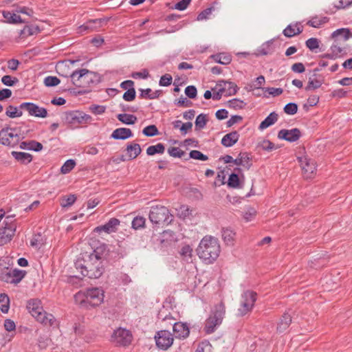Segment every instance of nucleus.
Wrapping results in <instances>:
<instances>
[{"mask_svg":"<svg viewBox=\"0 0 352 352\" xmlns=\"http://www.w3.org/2000/svg\"><path fill=\"white\" fill-rule=\"evenodd\" d=\"M196 251L201 259L211 264L219 257L221 247L217 238L206 236L201 240Z\"/></svg>","mask_w":352,"mask_h":352,"instance_id":"1","label":"nucleus"},{"mask_svg":"<svg viewBox=\"0 0 352 352\" xmlns=\"http://www.w3.org/2000/svg\"><path fill=\"white\" fill-rule=\"evenodd\" d=\"M75 266L77 270H80L83 276H87L89 278H100L104 270L102 261L92 259L87 255L82 259H78Z\"/></svg>","mask_w":352,"mask_h":352,"instance_id":"2","label":"nucleus"},{"mask_svg":"<svg viewBox=\"0 0 352 352\" xmlns=\"http://www.w3.org/2000/svg\"><path fill=\"white\" fill-rule=\"evenodd\" d=\"M75 300L80 305L94 307L103 302V291L99 288L88 289L85 293L78 292L74 296Z\"/></svg>","mask_w":352,"mask_h":352,"instance_id":"3","label":"nucleus"},{"mask_svg":"<svg viewBox=\"0 0 352 352\" xmlns=\"http://www.w3.org/2000/svg\"><path fill=\"white\" fill-rule=\"evenodd\" d=\"M27 308L31 315L41 324L52 327L56 323L54 316L45 311L41 306V302L37 298L31 299L28 301Z\"/></svg>","mask_w":352,"mask_h":352,"instance_id":"4","label":"nucleus"},{"mask_svg":"<svg viewBox=\"0 0 352 352\" xmlns=\"http://www.w3.org/2000/svg\"><path fill=\"white\" fill-rule=\"evenodd\" d=\"M73 84L77 87H87L98 82L96 73L87 69H76L70 75Z\"/></svg>","mask_w":352,"mask_h":352,"instance_id":"5","label":"nucleus"},{"mask_svg":"<svg viewBox=\"0 0 352 352\" xmlns=\"http://www.w3.org/2000/svg\"><path fill=\"white\" fill-rule=\"evenodd\" d=\"M24 138L25 136L21 134L20 127L5 126L0 130V144L4 146L15 147Z\"/></svg>","mask_w":352,"mask_h":352,"instance_id":"6","label":"nucleus"},{"mask_svg":"<svg viewBox=\"0 0 352 352\" xmlns=\"http://www.w3.org/2000/svg\"><path fill=\"white\" fill-rule=\"evenodd\" d=\"M150 221L154 224L168 225L173 221V216L169 210L163 206H153L151 208L149 215Z\"/></svg>","mask_w":352,"mask_h":352,"instance_id":"7","label":"nucleus"},{"mask_svg":"<svg viewBox=\"0 0 352 352\" xmlns=\"http://www.w3.org/2000/svg\"><path fill=\"white\" fill-rule=\"evenodd\" d=\"M256 299L257 293L256 292L249 289L244 291L241 296L240 305L237 310V316L243 317L250 313L254 307Z\"/></svg>","mask_w":352,"mask_h":352,"instance_id":"8","label":"nucleus"},{"mask_svg":"<svg viewBox=\"0 0 352 352\" xmlns=\"http://www.w3.org/2000/svg\"><path fill=\"white\" fill-rule=\"evenodd\" d=\"M24 270L12 269L9 267H0V279L8 283L17 284L25 276Z\"/></svg>","mask_w":352,"mask_h":352,"instance_id":"9","label":"nucleus"},{"mask_svg":"<svg viewBox=\"0 0 352 352\" xmlns=\"http://www.w3.org/2000/svg\"><path fill=\"white\" fill-rule=\"evenodd\" d=\"M133 335L124 328L115 329L111 336V342L117 346H128L131 344Z\"/></svg>","mask_w":352,"mask_h":352,"instance_id":"10","label":"nucleus"},{"mask_svg":"<svg viewBox=\"0 0 352 352\" xmlns=\"http://www.w3.org/2000/svg\"><path fill=\"white\" fill-rule=\"evenodd\" d=\"M65 120L72 125L89 124L93 121L91 116L81 111H70L65 113Z\"/></svg>","mask_w":352,"mask_h":352,"instance_id":"11","label":"nucleus"},{"mask_svg":"<svg viewBox=\"0 0 352 352\" xmlns=\"http://www.w3.org/2000/svg\"><path fill=\"white\" fill-rule=\"evenodd\" d=\"M156 345L163 350L168 349L173 343L172 333L167 330H162L155 336Z\"/></svg>","mask_w":352,"mask_h":352,"instance_id":"12","label":"nucleus"},{"mask_svg":"<svg viewBox=\"0 0 352 352\" xmlns=\"http://www.w3.org/2000/svg\"><path fill=\"white\" fill-rule=\"evenodd\" d=\"M19 109L27 111L31 116L42 118L47 116V111L45 108L40 107L33 102H23L19 105Z\"/></svg>","mask_w":352,"mask_h":352,"instance_id":"13","label":"nucleus"},{"mask_svg":"<svg viewBox=\"0 0 352 352\" xmlns=\"http://www.w3.org/2000/svg\"><path fill=\"white\" fill-rule=\"evenodd\" d=\"M299 162L304 176L306 178H311L316 174V171L315 161L307 157H302L299 158Z\"/></svg>","mask_w":352,"mask_h":352,"instance_id":"14","label":"nucleus"},{"mask_svg":"<svg viewBox=\"0 0 352 352\" xmlns=\"http://www.w3.org/2000/svg\"><path fill=\"white\" fill-rule=\"evenodd\" d=\"M301 136L300 131L297 128L292 129H281L278 131V138L289 142L297 141Z\"/></svg>","mask_w":352,"mask_h":352,"instance_id":"15","label":"nucleus"},{"mask_svg":"<svg viewBox=\"0 0 352 352\" xmlns=\"http://www.w3.org/2000/svg\"><path fill=\"white\" fill-rule=\"evenodd\" d=\"M120 220L116 218H111L105 224L97 226L94 232L100 233L104 232L107 234L116 232L118 226L120 225Z\"/></svg>","mask_w":352,"mask_h":352,"instance_id":"16","label":"nucleus"},{"mask_svg":"<svg viewBox=\"0 0 352 352\" xmlns=\"http://www.w3.org/2000/svg\"><path fill=\"white\" fill-rule=\"evenodd\" d=\"M189 333V327L186 323L177 322L173 324V334L176 338L185 339Z\"/></svg>","mask_w":352,"mask_h":352,"instance_id":"17","label":"nucleus"},{"mask_svg":"<svg viewBox=\"0 0 352 352\" xmlns=\"http://www.w3.org/2000/svg\"><path fill=\"white\" fill-rule=\"evenodd\" d=\"M226 314V306L223 302L221 301L219 303L214 305V308L211 310L209 317L214 319L222 323L223 319Z\"/></svg>","mask_w":352,"mask_h":352,"instance_id":"18","label":"nucleus"},{"mask_svg":"<svg viewBox=\"0 0 352 352\" xmlns=\"http://www.w3.org/2000/svg\"><path fill=\"white\" fill-rule=\"evenodd\" d=\"M16 230L14 227L8 228L2 226L0 228V246L3 245L10 242L15 234Z\"/></svg>","mask_w":352,"mask_h":352,"instance_id":"19","label":"nucleus"},{"mask_svg":"<svg viewBox=\"0 0 352 352\" xmlns=\"http://www.w3.org/2000/svg\"><path fill=\"white\" fill-rule=\"evenodd\" d=\"M303 31V27L300 23H291L288 25L283 30V34L285 36L291 38L300 34Z\"/></svg>","mask_w":352,"mask_h":352,"instance_id":"20","label":"nucleus"},{"mask_svg":"<svg viewBox=\"0 0 352 352\" xmlns=\"http://www.w3.org/2000/svg\"><path fill=\"white\" fill-rule=\"evenodd\" d=\"M108 251L107 245L102 243L96 248L93 252L87 256L91 257L92 259L100 260L103 262L107 255Z\"/></svg>","mask_w":352,"mask_h":352,"instance_id":"21","label":"nucleus"},{"mask_svg":"<svg viewBox=\"0 0 352 352\" xmlns=\"http://www.w3.org/2000/svg\"><path fill=\"white\" fill-rule=\"evenodd\" d=\"M133 135L132 131L129 128H118L115 129L111 135V138L114 140H126Z\"/></svg>","mask_w":352,"mask_h":352,"instance_id":"22","label":"nucleus"},{"mask_svg":"<svg viewBox=\"0 0 352 352\" xmlns=\"http://www.w3.org/2000/svg\"><path fill=\"white\" fill-rule=\"evenodd\" d=\"M236 233L230 228H223L221 237L226 245L232 246L234 244Z\"/></svg>","mask_w":352,"mask_h":352,"instance_id":"23","label":"nucleus"},{"mask_svg":"<svg viewBox=\"0 0 352 352\" xmlns=\"http://www.w3.org/2000/svg\"><path fill=\"white\" fill-rule=\"evenodd\" d=\"M239 136L236 131H232L223 137L221 144L226 147H231L238 142Z\"/></svg>","mask_w":352,"mask_h":352,"instance_id":"24","label":"nucleus"},{"mask_svg":"<svg viewBox=\"0 0 352 352\" xmlns=\"http://www.w3.org/2000/svg\"><path fill=\"white\" fill-rule=\"evenodd\" d=\"M217 85L224 89L228 96L235 95L239 90L238 86L233 82L221 80Z\"/></svg>","mask_w":352,"mask_h":352,"instance_id":"25","label":"nucleus"},{"mask_svg":"<svg viewBox=\"0 0 352 352\" xmlns=\"http://www.w3.org/2000/svg\"><path fill=\"white\" fill-rule=\"evenodd\" d=\"M129 160L135 159L142 152L140 145L138 143L129 144L126 148Z\"/></svg>","mask_w":352,"mask_h":352,"instance_id":"26","label":"nucleus"},{"mask_svg":"<svg viewBox=\"0 0 352 352\" xmlns=\"http://www.w3.org/2000/svg\"><path fill=\"white\" fill-rule=\"evenodd\" d=\"M251 157L249 153H240L237 157L234 160V164L237 166H242L247 169H249L252 164L250 163Z\"/></svg>","mask_w":352,"mask_h":352,"instance_id":"27","label":"nucleus"},{"mask_svg":"<svg viewBox=\"0 0 352 352\" xmlns=\"http://www.w3.org/2000/svg\"><path fill=\"white\" fill-rule=\"evenodd\" d=\"M2 14L6 22L8 23L18 24L25 23V21H23L19 15H17L14 12L3 10L2 12Z\"/></svg>","mask_w":352,"mask_h":352,"instance_id":"28","label":"nucleus"},{"mask_svg":"<svg viewBox=\"0 0 352 352\" xmlns=\"http://www.w3.org/2000/svg\"><path fill=\"white\" fill-rule=\"evenodd\" d=\"M292 322V317L288 313H284L277 326V331L283 333L287 329Z\"/></svg>","mask_w":352,"mask_h":352,"instance_id":"29","label":"nucleus"},{"mask_svg":"<svg viewBox=\"0 0 352 352\" xmlns=\"http://www.w3.org/2000/svg\"><path fill=\"white\" fill-rule=\"evenodd\" d=\"M278 120V114L276 112L270 113L265 119L261 122L258 129L260 130H264L267 127L273 125Z\"/></svg>","mask_w":352,"mask_h":352,"instance_id":"30","label":"nucleus"},{"mask_svg":"<svg viewBox=\"0 0 352 352\" xmlns=\"http://www.w3.org/2000/svg\"><path fill=\"white\" fill-rule=\"evenodd\" d=\"M21 149H28L34 151H40L43 149V145L41 143L35 140H31L29 142H22L19 146Z\"/></svg>","mask_w":352,"mask_h":352,"instance_id":"31","label":"nucleus"},{"mask_svg":"<svg viewBox=\"0 0 352 352\" xmlns=\"http://www.w3.org/2000/svg\"><path fill=\"white\" fill-rule=\"evenodd\" d=\"M11 155L16 160L22 164H26L32 160V155L28 153L12 151Z\"/></svg>","mask_w":352,"mask_h":352,"instance_id":"32","label":"nucleus"},{"mask_svg":"<svg viewBox=\"0 0 352 352\" xmlns=\"http://www.w3.org/2000/svg\"><path fill=\"white\" fill-rule=\"evenodd\" d=\"M216 63L221 65H228L232 61V56L227 53H219L210 56Z\"/></svg>","mask_w":352,"mask_h":352,"instance_id":"33","label":"nucleus"},{"mask_svg":"<svg viewBox=\"0 0 352 352\" xmlns=\"http://www.w3.org/2000/svg\"><path fill=\"white\" fill-rule=\"evenodd\" d=\"M40 32V29L37 25H25L23 30H21L20 36L22 38H27L28 36L37 34Z\"/></svg>","mask_w":352,"mask_h":352,"instance_id":"34","label":"nucleus"},{"mask_svg":"<svg viewBox=\"0 0 352 352\" xmlns=\"http://www.w3.org/2000/svg\"><path fill=\"white\" fill-rule=\"evenodd\" d=\"M141 94L140 95V98H147L150 100L157 99L162 94V90H156L152 92L151 89L147 88L146 89H141L140 90Z\"/></svg>","mask_w":352,"mask_h":352,"instance_id":"35","label":"nucleus"},{"mask_svg":"<svg viewBox=\"0 0 352 352\" xmlns=\"http://www.w3.org/2000/svg\"><path fill=\"white\" fill-rule=\"evenodd\" d=\"M329 21V18L327 16H314L310 19L307 24L313 28H318L321 25H323Z\"/></svg>","mask_w":352,"mask_h":352,"instance_id":"36","label":"nucleus"},{"mask_svg":"<svg viewBox=\"0 0 352 352\" xmlns=\"http://www.w3.org/2000/svg\"><path fill=\"white\" fill-rule=\"evenodd\" d=\"M339 36L343 38L344 41H347L352 37V33L349 28H340L331 34V38H333Z\"/></svg>","mask_w":352,"mask_h":352,"instance_id":"37","label":"nucleus"},{"mask_svg":"<svg viewBox=\"0 0 352 352\" xmlns=\"http://www.w3.org/2000/svg\"><path fill=\"white\" fill-rule=\"evenodd\" d=\"M221 323L218 321H215L210 317H208L206 320L204 331L207 334H210L216 330L217 327H219Z\"/></svg>","mask_w":352,"mask_h":352,"instance_id":"38","label":"nucleus"},{"mask_svg":"<svg viewBox=\"0 0 352 352\" xmlns=\"http://www.w3.org/2000/svg\"><path fill=\"white\" fill-rule=\"evenodd\" d=\"M117 118L121 122L125 124H133L137 121V117L133 114L120 113L117 116Z\"/></svg>","mask_w":352,"mask_h":352,"instance_id":"39","label":"nucleus"},{"mask_svg":"<svg viewBox=\"0 0 352 352\" xmlns=\"http://www.w3.org/2000/svg\"><path fill=\"white\" fill-rule=\"evenodd\" d=\"M22 109H19V107H14L13 105H9L6 108V115L10 118H19L22 116Z\"/></svg>","mask_w":352,"mask_h":352,"instance_id":"40","label":"nucleus"},{"mask_svg":"<svg viewBox=\"0 0 352 352\" xmlns=\"http://www.w3.org/2000/svg\"><path fill=\"white\" fill-rule=\"evenodd\" d=\"M165 151L164 145L162 143H158L156 145L150 146L146 149L148 155H153L155 154H163Z\"/></svg>","mask_w":352,"mask_h":352,"instance_id":"41","label":"nucleus"},{"mask_svg":"<svg viewBox=\"0 0 352 352\" xmlns=\"http://www.w3.org/2000/svg\"><path fill=\"white\" fill-rule=\"evenodd\" d=\"M228 186L232 188H242L238 173H232L230 175L228 181Z\"/></svg>","mask_w":352,"mask_h":352,"instance_id":"42","label":"nucleus"},{"mask_svg":"<svg viewBox=\"0 0 352 352\" xmlns=\"http://www.w3.org/2000/svg\"><path fill=\"white\" fill-rule=\"evenodd\" d=\"M245 105L246 103L243 100L239 98H233L227 102V107L228 108L235 110L242 109L245 107Z\"/></svg>","mask_w":352,"mask_h":352,"instance_id":"43","label":"nucleus"},{"mask_svg":"<svg viewBox=\"0 0 352 352\" xmlns=\"http://www.w3.org/2000/svg\"><path fill=\"white\" fill-rule=\"evenodd\" d=\"M10 308V299L7 294H0V309L3 314L8 312Z\"/></svg>","mask_w":352,"mask_h":352,"instance_id":"44","label":"nucleus"},{"mask_svg":"<svg viewBox=\"0 0 352 352\" xmlns=\"http://www.w3.org/2000/svg\"><path fill=\"white\" fill-rule=\"evenodd\" d=\"M208 122L207 116L206 114L200 113L198 115L195 120V129L200 130L204 129Z\"/></svg>","mask_w":352,"mask_h":352,"instance_id":"45","label":"nucleus"},{"mask_svg":"<svg viewBox=\"0 0 352 352\" xmlns=\"http://www.w3.org/2000/svg\"><path fill=\"white\" fill-rule=\"evenodd\" d=\"M104 22L103 19H97L94 20H90L86 24H84L80 28L83 29L84 30H89V29H96L98 26H100L102 23Z\"/></svg>","mask_w":352,"mask_h":352,"instance_id":"46","label":"nucleus"},{"mask_svg":"<svg viewBox=\"0 0 352 352\" xmlns=\"http://www.w3.org/2000/svg\"><path fill=\"white\" fill-rule=\"evenodd\" d=\"M146 219L144 217L141 216L135 217L131 223L132 228L134 230H138L140 228H143L145 226Z\"/></svg>","mask_w":352,"mask_h":352,"instance_id":"47","label":"nucleus"},{"mask_svg":"<svg viewBox=\"0 0 352 352\" xmlns=\"http://www.w3.org/2000/svg\"><path fill=\"white\" fill-rule=\"evenodd\" d=\"M76 166V162L74 160H67L60 168V172L63 174L69 173Z\"/></svg>","mask_w":352,"mask_h":352,"instance_id":"48","label":"nucleus"},{"mask_svg":"<svg viewBox=\"0 0 352 352\" xmlns=\"http://www.w3.org/2000/svg\"><path fill=\"white\" fill-rule=\"evenodd\" d=\"M142 133L147 137H153L157 135L159 133V131L157 126L152 124L146 126L143 129Z\"/></svg>","mask_w":352,"mask_h":352,"instance_id":"49","label":"nucleus"},{"mask_svg":"<svg viewBox=\"0 0 352 352\" xmlns=\"http://www.w3.org/2000/svg\"><path fill=\"white\" fill-rule=\"evenodd\" d=\"M176 210L177 212V216L184 219L190 214L189 207L187 205H181Z\"/></svg>","mask_w":352,"mask_h":352,"instance_id":"50","label":"nucleus"},{"mask_svg":"<svg viewBox=\"0 0 352 352\" xmlns=\"http://www.w3.org/2000/svg\"><path fill=\"white\" fill-rule=\"evenodd\" d=\"M259 146L264 151H272L273 150L277 149L279 146H276L273 142L268 140H263L260 144Z\"/></svg>","mask_w":352,"mask_h":352,"instance_id":"51","label":"nucleus"},{"mask_svg":"<svg viewBox=\"0 0 352 352\" xmlns=\"http://www.w3.org/2000/svg\"><path fill=\"white\" fill-rule=\"evenodd\" d=\"M14 214L8 215L5 217L3 221V227H6L8 228H11V227H14V230L16 229V219H14Z\"/></svg>","mask_w":352,"mask_h":352,"instance_id":"52","label":"nucleus"},{"mask_svg":"<svg viewBox=\"0 0 352 352\" xmlns=\"http://www.w3.org/2000/svg\"><path fill=\"white\" fill-rule=\"evenodd\" d=\"M60 80L56 76H49L45 78L44 85L46 87H54L60 83Z\"/></svg>","mask_w":352,"mask_h":352,"instance_id":"53","label":"nucleus"},{"mask_svg":"<svg viewBox=\"0 0 352 352\" xmlns=\"http://www.w3.org/2000/svg\"><path fill=\"white\" fill-rule=\"evenodd\" d=\"M214 10V7L211 6L210 8H208L203 11H201L197 17V21H203L208 19L209 18V16L212 14V12Z\"/></svg>","mask_w":352,"mask_h":352,"instance_id":"54","label":"nucleus"},{"mask_svg":"<svg viewBox=\"0 0 352 352\" xmlns=\"http://www.w3.org/2000/svg\"><path fill=\"white\" fill-rule=\"evenodd\" d=\"M189 156L192 159L199 160L201 161H206L208 160V157L207 155L197 150L191 151L189 153Z\"/></svg>","mask_w":352,"mask_h":352,"instance_id":"55","label":"nucleus"},{"mask_svg":"<svg viewBox=\"0 0 352 352\" xmlns=\"http://www.w3.org/2000/svg\"><path fill=\"white\" fill-rule=\"evenodd\" d=\"M13 7H16V9L14 10V12L17 13H22L27 14L30 16H32L34 14V11L32 8L25 7V6H19L18 5L14 4L12 6Z\"/></svg>","mask_w":352,"mask_h":352,"instance_id":"56","label":"nucleus"},{"mask_svg":"<svg viewBox=\"0 0 352 352\" xmlns=\"http://www.w3.org/2000/svg\"><path fill=\"white\" fill-rule=\"evenodd\" d=\"M297 111L298 105L294 102H289L284 107V112L288 115H294Z\"/></svg>","mask_w":352,"mask_h":352,"instance_id":"57","label":"nucleus"},{"mask_svg":"<svg viewBox=\"0 0 352 352\" xmlns=\"http://www.w3.org/2000/svg\"><path fill=\"white\" fill-rule=\"evenodd\" d=\"M19 80L16 77H12L9 75L3 76L1 78V82L3 85L6 86H13L14 84H16Z\"/></svg>","mask_w":352,"mask_h":352,"instance_id":"58","label":"nucleus"},{"mask_svg":"<svg viewBox=\"0 0 352 352\" xmlns=\"http://www.w3.org/2000/svg\"><path fill=\"white\" fill-rule=\"evenodd\" d=\"M76 200V197L74 195H70L64 198L60 204L63 208H67L72 206Z\"/></svg>","mask_w":352,"mask_h":352,"instance_id":"59","label":"nucleus"},{"mask_svg":"<svg viewBox=\"0 0 352 352\" xmlns=\"http://www.w3.org/2000/svg\"><path fill=\"white\" fill-rule=\"evenodd\" d=\"M322 85L321 81L317 79H311L309 78L308 85L305 87L306 91H309L311 89H316L320 87Z\"/></svg>","mask_w":352,"mask_h":352,"instance_id":"60","label":"nucleus"},{"mask_svg":"<svg viewBox=\"0 0 352 352\" xmlns=\"http://www.w3.org/2000/svg\"><path fill=\"white\" fill-rule=\"evenodd\" d=\"M168 154L174 157H182L184 155V151L178 147H170L168 149Z\"/></svg>","mask_w":352,"mask_h":352,"instance_id":"61","label":"nucleus"},{"mask_svg":"<svg viewBox=\"0 0 352 352\" xmlns=\"http://www.w3.org/2000/svg\"><path fill=\"white\" fill-rule=\"evenodd\" d=\"M90 111L96 115H101L106 111V107L99 104H92L89 107Z\"/></svg>","mask_w":352,"mask_h":352,"instance_id":"62","label":"nucleus"},{"mask_svg":"<svg viewBox=\"0 0 352 352\" xmlns=\"http://www.w3.org/2000/svg\"><path fill=\"white\" fill-rule=\"evenodd\" d=\"M306 46L313 51L319 47V41L316 38H310L305 42Z\"/></svg>","mask_w":352,"mask_h":352,"instance_id":"63","label":"nucleus"},{"mask_svg":"<svg viewBox=\"0 0 352 352\" xmlns=\"http://www.w3.org/2000/svg\"><path fill=\"white\" fill-rule=\"evenodd\" d=\"M125 101L130 102L133 101L135 98V90L134 88H130L129 90L124 92L122 96Z\"/></svg>","mask_w":352,"mask_h":352,"instance_id":"64","label":"nucleus"}]
</instances>
